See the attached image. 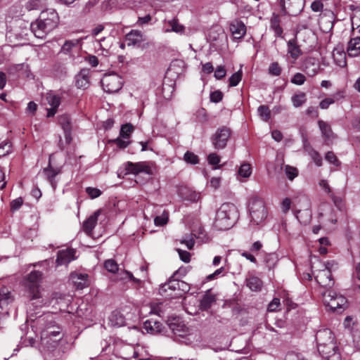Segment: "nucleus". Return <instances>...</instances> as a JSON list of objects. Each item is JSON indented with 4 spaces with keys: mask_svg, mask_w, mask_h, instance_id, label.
Segmentation results:
<instances>
[{
    "mask_svg": "<svg viewBox=\"0 0 360 360\" xmlns=\"http://www.w3.org/2000/svg\"><path fill=\"white\" fill-rule=\"evenodd\" d=\"M319 353L326 360H340V353L333 332L328 328L319 330L316 334Z\"/></svg>",
    "mask_w": 360,
    "mask_h": 360,
    "instance_id": "obj_1",
    "label": "nucleus"
},
{
    "mask_svg": "<svg viewBox=\"0 0 360 360\" xmlns=\"http://www.w3.org/2000/svg\"><path fill=\"white\" fill-rule=\"evenodd\" d=\"M44 278L41 271L33 270L26 275L22 281V284L30 302L36 301L32 304H38L41 307L46 304L41 297V283Z\"/></svg>",
    "mask_w": 360,
    "mask_h": 360,
    "instance_id": "obj_2",
    "label": "nucleus"
},
{
    "mask_svg": "<svg viewBox=\"0 0 360 360\" xmlns=\"http://www.w3.org/2000/svg\"><path fill=\"white\" fill-rule=\"evenodd\" d=\"M239 218V212L236 206L230 202L222 204L216 212L214 226L219 230L231 229Z\"/></svg>",
    "mask_w": 360,
    "mask_h": 360,
    "instance_id": "obj_3",
    "label": "nucleus"
},
{
    "mask_svg": "<svg viewBox=\"0 0 360 360\" xmlns=\"http://www.w3.org/2000/svg\"><path fill=\"white\" fill-rule=\"evenodd\" d=\"M248 213L252 224L263 225L268 216L264 200L259 197L250 198L248 202Z\"/></svg>",
    "mask_w": 360,
    "mask_h": 360,
    "instance_id": "obj_4",
    "label": "nucleus"
},
{
    "mask_svg": "<svg viewBox=\"0 0 360 360\" xmlns=\"http://www.w3.org/2000/svg\"><path fill=\"white\" fill-rule=\"evenodd\" d=\"M189 290L188 283L183 281L170 278L169 281L159 289V292L167 298H176L181 297Z\"/></svg>",
    "mask_w": 360,
    "mask_h": 360,
    "instance_id": "obj_5",
    "label": "nucleus"
},
{
    "mask_svg": "<svg viewBox=\"0 0 360 360\" xmlns=\"http://www.w3.org/2000/svg\"><path fill=\"white\" fill-rule=\"evenodd\" d=\"M210 240V238L205 232L204 229L199 226L197 229H194L191 233L184 236L179 241V244L191 248L195 245L200 246L206 244Z\"/></svg>",
    "mask_w": 360,
    "mask_h": 360,
    "instance_id": "obj_6",
    "label": "nucleus"
},
{
    "mask_svg": "<svg viewBox=\"0 0 360 360\" xmlns=\"http://www.w3.org/2000/svg\"><path fill=\"white\" fill-rule=\"evenodd\" d=\"M324 304L333 311L341 312L347 306V299L333 290H327L323 293Z\"/></svg>",
    "mask_w": 360,
    "mask_h": 360,
    "instance_id": "obj_7",
    "label": "nucleus"
},
{
    "mask_svg": "<svg viewBox=\"0 0 360 360\" xmlns=\"http://www.w3.org/2000/svg\"><path fill=\"white\" fill-rule=\"evenodd\" d=\"M231 129L227 127H219L210 137L214 148L217 150L224 149L231 138Z\"/></svg>",
    "mask_w": 360,
    "mask_h": 360,
    "instance_id": "obj_8",
    "label": "nucleus"
},
{
    "mask_svg": "<svg viewBox=\"0 0 360 360\" xmlns=\"http://www.w3.org/2000/svg\"><path fill=\"white\" fill-rule=\"evenodd\" d=\"M101 83L103 89L109 94L117 92L123 85L122 77L115 72L104 75Z\"/></svg>",
    "mask_w": 360,
    "mask_h": 360,
    "instance_id": "obj_9",
    "label": "nucleus"
},
{
    "mask_svg": "<svg viewBox=\"0 0 360 360\" xmlns=\"http://www.w3.org/2000/svg\"><path fill=\"white\" fill-rule=\"evenodd\" d=\"M127 174H139L143 173L148 175H153L155 171V165L149 162H139L133 163L127 162L125 165Z\"/></svg>",
    "mask_w": 360,
    "mask_h": 360,
    "instance_id": "obj_10",
    "label": "nucleus"
},
{
    "mask_svg": "<svg viewBox=\"0 0 360 360\" xmlns=\"http://www.w3.org/2000/svg\"><path fill=\"white\" fill-rule=\"evenodd\" d=\"M61 338L60 332L54 326H49L41 333V345L49 349L55 348Z\"/></svg>",
    "mask_w": 360,
    "mask_h": 360,
    "instance_id": "obj_11",
    "label": "nucleus"
},
{
    "mask_svg": "<svg viewBox=\"0 0 360 360\" xmlns=\"http://www.w3.org/2000/svg\"><path fill=\"white\" fill-rule=\"evenodd\" d=\"M45 101L51 107L47 109V117H53L56 114L60 104L61 97L53 91H50L46 94Z\"/></svg>",
    "mask_w": 360,
    "mask_h": 360,
    "instance_id": "obj_12",
    "label": "nucleus"
},
{
    "mask_svg": "<svg viewBox=\"0 0 360 360\" xmlns=\"http://www.w3.org/2000/svg\"><path fill=\"white\" fill-rule=\"evenodd\" d=\"M42 21L46 25V28L53 30L56 28L58 23V13L53 9H47L43 11L40 15Z\"/></svg>",
    "mask_w": 360,
    "mask_h": 360,
    "instance_id": "obj_13",
    "label": "nucleus"
},
{
    "mask_svg": "<svg viewBox=\"0 0 360 360\" xmlns=\"http://www.w3.org/2000/svg\"><path fill=\"white\" fill-rule=\"evenodd\" d=\"M144 40L143 33L136 30H131L124 38V42L127 45L132 47H139Z\"/></svg>",
    "mask_w": 360,
    "mask_h": 360,
    "instance_id": "obj_14",
    "label": "nucleus"
},
{
    "mask_svg": "<svg viewBox=\"0 0 360 360\" xmlns=\"http://www.w3.org/2000/svg\"><path fill=\"white\" fill-rule=\"evenodd\" d=\"M167 324L174 335L183 337L187 333V328L179 317H169Z\"/></svg>",
    "mask_w": 360,
    "mask_h": 360,
    "instance_id": "obj_15",
    "label": "nucleus"
},
{
    "mask_svg": "<svg viewBox=\"0 0 360 360\" xmlns=\"http://www.w3.org/2000/svg\"><path fill=\"white\" fill-rule=\"evenodd\" d=\"M30 29L34 35L39 39H44L51 32L46 28V23L42 21L40 16L35 22L31 23Z\"/></svg>",
    "mask_w": 360,
    "mask_h": 360,
    "instance_id": "obj_16",
    "label": "nucleus"
},
{
    "mask_svg": "<svg viewBox=\"0 0 360 360\" xmlns=\"http://www.w3.org/2000/svg\"><path fill=\"white\" fill-rule=\"evenodd\" d=\"M317 283L324 288H331L334 285L331 272L328 269L319 270L315 276Z\"/></svg>",
    "mask_w": 360,
    "mask_h": 360,
    "instance_id": "obj_17",
    "label": "nucleus"
},
{
    "mask_svg": "<svg viewBox=\"0 0 360 360\" xmlns=\"http://www.w3.org/2000/svg\"><path fill=\"white\" fill-rule=\"evenodd\" d=\"M61 173V168L53 167L49 160V165L44 168L42 171V175L51 184L52 188L56 189L57 186V182L55 181L56 176Z\"/></svg>",
    "mask_w": 360,
    "mask_h": 360,
    "instance_id": "obj_18",
    "label": "nucleus"
},
{
    "mask_svg": "<svg viewBox=\"0 0 360 360\" xmlns=\"http://www.w3.org/2000/svg\"><path fill=\"white\" fill-rule=\"evenodd\" d=\"M229 30L235 39H242L246 33L245 25L237 19L230 22Z\"/></svg>",
    "mask_w": 360,
    "mask_h": 360,
    "instance_id": "obj_19",
    "label": "nucleus"
},
{
    "mask_svg": "<svg viewBox=\"0 0 360 360\" xmlns=\"http://www.w3.org/2000/svg\"><path fill=\"white\" fill-rule=\"evenodd\" d=\"M101 210H96L83 222L82 229L87 235H91L94 229L97 224L98 217L101 215Z\"/></svg>",
    "mask_w": 360,
    "mask_h": 360,
    "instance_id": "obj_20",
    "label": "nucleus"
},
{
    "mask_svg": "<svg viewBox=\"0 0 360 360\" xmlns=\"http://www.w3.org/2000/svg\"><path fill=\"white\" fill-rule=\"evenodd\" d=\"M75 259V249H65L58 252L56 263L58 265L67 264Z\"/></svg>",
    "mask_w": 360,
    "mask_h": 360,
    "instance_id": "obj_21",
    "label": "nucleus"
},
{
    "mask_svg": "<svg viewBox=\"0 0 360 360\" xmlns=\"http://www.w3.org/2000/svg\"><path fill=\"white\" fill-rule=\"evenodd\" d=\"M14 300V297L8 288L3 286L0 288V309H5Z\"/></svg>",
    "mask_w": 360,
    "mask_h": 360,
    "instance_id": "obj_22",
    "label": "nucleus"
},
{
    "mask_svg": "<svg viewBox=\"0 0 360 360\" xmlns=\"http://www.w3.org/2000/svg\"><path fill=\"white\" fill-rule=\"evenodd\" d=\"M87 274L72 272L70 275V279L72 281L77 289H83L87 286Z\"/></svg>",
    "mask_w": 360,
    "mask_h": 360,
    "instance_id": "obj_23",
    "label": "nucleus"
},
{
    "mask_svg": "<svg viewBox=\"0 0 360 360\" xmlns=\"http://www.w3.org/2000/svg\"><path fill=\"white\" fill-rule=\"evenodd\" d=\"M90 70L89 69H82L76 75V85L78 88H86L89 84Z\"/></svg>",
    "mask_w": 360,
    "mask_h": 360,
    "instance_id": "obj_24",
    "label": "nucleus"
},
{
    "mask_svg": "<svg viewBox=\"0 0 360 360\" xmlns=\"http://www.w3.org/2000/svg\"><path fill=\"white\" fill-rule=\"evenodd\" d=\"M347 51L350 57H356L360 55V37H356L349 40Z\"/></svg>",
    "mask_w": 360,
    "mask_h": 360,
    "instance_id": "obj_25",
    "label": "nucleus"
},
{
    "mask_svg": "<svg viewBox=\"0 0 360 360\" xmlns=\"http://www.w3.org/2000/svg\"><path fill=\"white\" fill-rule=\"evenodd\" d=\"M179 195L184 200L190 201L192 202H197L200 198V193L188 188H182L179 191Z\"/></svg>",
    "mask_w": 360,
    "mask_h": 360,
    "instance_id": "obj_26",
    "label": "nucleus"
},
{
    "mask_svg": "<svg viewBox=\"0 0 360 360\" xmlns=\"http://www.w3.org/2000/svg\"><path fill=\"white\" fill-rule=\"evenodd\" d=\"M79 51V44L77 40L66 41L60 49V52L70 57H74L75 53Z\"/></svg>",
    "mask_w": 360,
    "mask_h": 360,
    "instance_id": "obj_27",
    "label": "nucleus"
},
{
    "mask_svg": "<svg viewBox=\"0 0 360 360\" xmlns=\"http://www.w3.org/2000/svg\"><path fill=\"white\" fill-rule=\"evenodd\" d=\"M294 203L297 205L300 209L296 210V217L298 219V214L302 210L308 211L310 207V201L309 198L305 195H300L296 197L294 200Z\"/></svg>",
    "mask_w": 360,
    "mask_h": 360,
    "instance_id": "obj_28",
    "label": "nucleus"
},
{
    "mask_svg": "<svg viewBox=\"0 0 360 360\" xmlns=\"http://www.w3.org/2000/svg\"><path fill=\"white\" fill-rule=\"evenodd\" d=\"M280 15L274 13L270 20V28L274 32L275 36L280 37L283 34V28L280 25Z\"/></svg>",
    "mask_w": 360,
    "mask_h": 360,
    "instance_id": "obj_29",
    "label": "nucleus"
},
{
    "mask_svg": "<svg viewBox=\"0 0 360 360\" xmlns=\"http://www.w3.org/2000/svg\"><path fill=\"white\" fill-rule=\"evenodd\" d=\"M319 63L314 58L307 59L304 63V72L309 77L315 76L319 70Z\"/></svg>",
    "mask_w": 360,
    "mask_h": 360,
    "instance_id": "obj_30",
    "label": "nucleus"
},
{
    "mask_svg": "<svg viewBox=\"0 0 360 360\" xmlns=\"http://www.w3.org/2000/svg\"><path fill=\"white\" fill-rule=\"evenodd\" d=\"M184 30V26L180 25L175 19L165 22L164 25V31L165 32H174L176 33H181Z\"/></svg>",
    "mask_w": 360,
    "mask_h": 360,
    "instance_id": "obj_31",
    "label": "nucleus"
},
{
    "mask_svg": "<svg viewBox=\"0 0 360 360\" xmlns=\"http://www.w3.org/2000/svg\"><path fill=\"white\" fill-rule=\"evenodd\" d=\"M318 125L321 131L322 136L326 140H332L335 137L329 124L323 120H319L318 122Z\"/></svg>",
    "mask_w": 360,
    "mask_h": 360,
    "instance_id": "obj_32",
    "label": "nucleus"
},
{
    "mask_svg": "<svg viewBox=\"0 0 360 360\" xmlns=\"http://www.w3.org/2000/svg\"><path fill=\"white\" fill-rule=\"evenodd\" d=\"M124 322V316L118 311H112L109 316V323L112 326L120 327Z\"/></svg>",
    "mask_w": 360,
    "mask_h": 360,
    "instance_id": "obj_33",
    "label": "nucleus"
},
{
    "mask_svg": "<svg viewBox=\"0 0 360 360\" xmlns=\"http://www.w3.org/2000/svg\"><path fill=\"white\" fill-rule=\"evenodd\" d=\"M216 302L215 296L207 291L200 300V307L202 310H207Z\"/></svg>",
    "mask_w": 360,
    "mask_h": 360,
    "instance_id": "obj_34",
    "label": "nucleus"
},
{
    "mask_svg": "<svg viewBox=\"0 0 360 360\" xmlns=\"http://www.w3.org/2000/svg\"><path fill=\"white\" fill-rule=\"evenodd\" d=\"M333 58L337 65L344 68L347 65L346 54L344 51L335 49L333 51Z\"/></svg>",
    "mask_w": 360,
    "mask_h": 360,
    "instance_id": "obj_35",
    "label": "nucleus"
},
{
    "mask_svg": "<svg viewBox=\"0 0 360 360\" xmlns=\"http://www.w3.org/2000/svg\"><path fill=\"white\" fill-rule=\"evenodd\" d=\"M288 52L292 58L297 59L300 56L302 55V52L297 44L295 39L289 40L288 42Z\"/></svg>",
    "mask_w": 360,
    "mask_h": 360,
    "instance_id": "obj_36",
    "label": "nucleus"
},
{
    "mask_svg": "<svg viewBox=\"0 0 360 360\" xmlns=\"http://www.w3.org/2000/svg\"><path fill=\"white\" fill-rule=\"evenodd\" d=\"M58 122L64 130L65 137L70 135L71 131L70 118L68 115H63L59 117Z\"/></svg>",
    "mask_w": 360,
    "mask_h": 360,
    "instance_id": "obj_37",
    "label": "nucleus"
},
{
    "mask_svg": "<svg viewBox=\"0 0 360 360\" xmlns=\"http://www.w3.org/2000/svg\"><path fill=\"white\" fill-rule=\"evenodd\" d=\"M53 75L59 79L65 77L67 75V70L65 65L60 63H56L52 67Z\"/></svg>",
    "mask_w": 360,
    "mask_h": 360,
    "instance_id": "obj_38",
    "label": "nucleus"
},
{
    "mask_svg": "<svg viewBox=\"0 0 360 360\" xmlns=\"http://www.w3.org/2000/svg\"><path fill=\"white\" fill-rule=\"evenodd\" d=\"M247 285L253 291L260 290L262 286V282L260 278L252 276L247 280Z\"/></svg>",
    "mask_w": 360,
    "mask_h": 360,
    "instance_id": "obj_39",
    "label": "nucleus"
},
{
    "mask_svg": "<svg viewBox=\"0 0 360 360\" xmlns=\"http://www.w3.org/2000/svg\"><path fill=\"white\" fill-rule=\"evenodd\" d=\"M117 280L125 281L127 279L132 281L135 283L139 284L141 283L140 279L135 278L133 274L128 271H118Z\"/></svg>",
    "mask_w": 360,
    "mask_h": 360,
    "instance_id": "obj_40",
    "label": "nucleus"
},
{
    "mask_svg": "<svg viewBox=\"0 0 360 360\" xmlns=\"http://www.w3.org/2000/svg\"><path fill=\"white\" fill-rule=\"evenodd\" d=\"M134 131V127L131 124L127 123L121 127L120 136L124 139H129L131 134Z\"/></svg>",
    "mask_w": 360,
    "mask_h": 360,
    "instance_id": "obj_41",
    "label": "nucleus"
},
{
    "mask_svg": "<svg viewBox=\"0 0 360 360\" xmlns=\"http://www.w3.org/2000/svg\"><path fill=\"white\" fill-rule=\"evenodd\" d=\"M291 101L295 108H299L306 102V94L303 92L295 94L292 96Z\"/></svg>",
    "mask_w": 360,
    "mask_h": 360,
    "instance_id": "obj_42",
    "label": "nucleus"
},
{
    "mask_svg": "<svg viewBox=\"0 0 360 360\" xmlns=\"http://www.w3.org/2000/svg\"><path fill=\"white\" fill-rule=\"evenodd\" d=\"M169 213L164 210L160 216H156L154 219V224L156 226H163L168 223Z\"/></svg>",
    "mask_w": 360,
    "mask_h": 360,
    "instance_id": "obj_43",
    "label": "nucleus"
},
{
    "mask_svg": "<svg viewBox=\"0 0 360 360\" xmlns=\"http://www.w3.org/2000/svg\"><path fill=\"white\" fill-rule=\"evenodd\" d=\"M252 174V168L250 164L243 163L238 169V174L239 177L248 178Z\"/></svg>",
    "mask_w": 360,
    "mask_h": 360,
    "instance_id": "obj_44",
    "label": "nucleus"
},
{
    "mask_svg": "<svg viewBox=\"0 0 360 360\" xmlns=\"http://www.w3.org/2000/svg\"><path fill=\"white\" fill-rule=\"evenodd\" d=\"M168 307L166 304L162 303H158L153 305L151 308V313L158 315L159 316L164 317L165 316V313Z\"/></svg>",
    "mask_w": 360,
    "mask_h": 360,
    "instance_id": "obj_45",
    "label": "nucleus"
},
{
    "mask_svg": "<svg viewBox=\"0 0 360 360\" xmlns=\"http://www.w3.org/2000/svg\"><path fill=\"white\" fill-rule=\"evenodd\" d=\"M284 172L287 178L290 181H292L298 175L297 169L290 165L285 166Z\"/></svg>",
    "mask_w": 360,
    "mask_h": 360,
    "instance_id": "obj_46",
    "label": "nucleus"
},
{
    "mask_svg": "<svg viewBox=\"0 0 360 360\" xmlns=\"http://www.w3.org/2000/svg\"><path fill=\"white\" fill-rule=\"evenodd\" d=\"M242 70H239L238 72L233 73L230 77H229V86H237L239 82L242 79Z\"/></svg>",
    "mask_w": 360,
    "mask_h": 360,
    "instance_id": "obj_47",
    "label": "nucleus"
},
{
    "mask_svg": "<svg viewBox=\"0 0 360 360\" xmlns=\"http://www.w3.org/2000/svg\"><path fill=\"white\" fill-rule=\"evenodd\" d=\"M257 112L264 121H268L270 118V110L268 106L262 105L257 108Z\"/></svg>",
    "mask_w": 360,
    "mask_h": 360,
    "instance_id": "obj_48",
    "label": "nucleus"
},
{
    "mask_svg": "<svg viewBox=\"0 0 360 360\" xmlns=\"http://www.w3.org/2000/svg\"><path fill=\"white\" fill-rule=\"evenodd\" d=\"M104 266L109 272L112 274H115L119 271L117 262L112 259L106 260L105 262Z\"/></svg>",
    "mask_w": 360,
    "mask_h": 360,
    "instance_id": "obj_49",
    "label": "nucleus"
},
{
    "mask_svg": "<svg viewBox=\"0 0 360 360\" xmlns=\"http://www.w3.org/2000/svg\"><path fill=\"white\" fill-rule=\"evenodd\" d=\"M184 160L186 162L196 165L199 162L198 157L192 152L187 151L184 155Z\"/></svg>",
    "mask_w": 360,
    "mask_h": 360,
    "instance_id": "obj_50",
    "label": "nucleus"
},
{
    "mask_svg": "<svg viewBox=\"0 0 360 360\" xmlns=\"http://www.w3.org/2000/svg\"><path fill=\"white\" fill-rule=\"evenodd\" d=\"M11 143L9 141H4L0 145V157L6 156L11 153Z\"/></svg>",
    "mask_w": 360,
    "mask_h": 360,
    "instance_id": "obj_51",
    "label": "nucleus"
},
{
    "mask_svg": "<svg viewBox=\"0 0 360 360\" xmlns=\"http://www.w3.org/2000/svg\"><path fill=\"white\" fill-rule=\"evenodd\" d=\"M110 142L115 143L117 148L120 149L126 148L131 143L129 140L124 139L120 136L113 140H111Z\"/></svg>",
    "mask_w": 360,
    "mask_h": 360,
    "instance_id": "obj_52",
    "label": "nucleus"
},
{
    "mask_svg": "<svg viewBox=\"0 0 360 360\" xmlns=\"http://www.w3.org/2000/svg\"><path fill=\"white\" fill-rule=\"evenodd\" d=\"M309 154L311 159L313 160L314 162L316 164V165H317L318 167H321L322 165V158L316 150L311 149L309 151Z\"/></svg>",
    "mask_w": 360,
    "mask_h": 360,
    "instance_id": "obj_53",
    "label": "nucleus"
},
{
    "mask_svg": "<svg viewBox=\"0 0 360 360\" xmlns=\"http://www.w3.org/2000/svg\"><path fill=\"white\" fill-rule=\"evenodd\" d=\"M281 68L277 62L272 63L268 69L269 73L273 76H279L281 73Z\"/></svg>",
    "mask_w": 360,
    "mask_h": 360,
    "instance_id": "obj_54",
    "label": "nucleus"
},
{
    "mask_svg": "<svg viewBox=\"0 0 360 360\" xmlns=\"http://www.w3.org/2000/svg\"><path fill=\"white\" fill-rule=\"evenodd\" d=\"M85 191L91 199L96 198L102 194L101 191L97 188L86 187Z\"/></svg>",
    "mask_w": 360,
    "mask_h": 360,
    "instance_id": "obj_55",
    "label": "nucleus"
},
{
    "mask_svg": "<svg viewBox=\"0 0 360 360\" xmlns=\"http://www.w3.org/2000/svg\"><path fill=\"white\" fill-rule=\"evenodd\" d=\"M306 81L305 76L300 72L296 73L291 79V82L296 85H302Z\"/></svg>",
    "mask_w": 360,
    "mask_h": 360,
    "instance_id": "obj_56",
    "label": "nucleus"
},
{
    "mask_svg": "<svg viewBox=\"0 0 360 360\" xmlns=\"http://www.w3.org/2000/svg\"><path fill=\"white\" fill-rule=\"evenodd\" d=\"M179 256L181 261L188 263L191 261V255L189 252L183 249H177Z\"/></svg>",
    "mask_w": 360,
    "mask_h": 360,
    "instance_id": "obj_57",
    "label": "nucleus"
},
{
    "mask_svg": "<svg viewBox=\"0 0 360 360\" xmlns=\"http://www.w3.org/2000/svg\"><path fill=\"white\" fill-rule=\"evenodd\" d=\"M325 159L335 166H338L340 164L336 155L331 151H329L326 154Z\"/></svg>",
    "mask_w": 360,
    "mask_h": 360,
    "instance_id": "obj_58",
    "label": "nucleus"
},
{
    "mask_svg": "<svg viewBox=\"0 0 360 360\" xmlns=\"http://www.w3.org/2000/svg\"><path fill=\"white\" fill-rule=\"evenodd\" d=\"M220 157L216 153H212L207 156L208 163L211 165H217L220 162Z\"/></svg>",
    "mask_w": 360,
    "mask_h": 360,
    "instance_id": "obj_59",
    "label": "nucleus"
},
{
    "mask_svg": "<svg viewBox=\"0 0 360 360\" xmlns=\"http://www.w3.org/2000/svg\"><path fill=\"white\" fill-rule=\"evenodd\" d=\"M23 203V200L21 197L18 198L11 202V210L15 212L20 209Z\"/></svg>",
    "mask_w": 360,
    "mask_h": 360,
    "instance_id": "obj_60",
    "label": "nucleus"
},
{
    "mask_svg": "<svg viewBox=\"0 0 360 360\" xmlns=\"http://www.w3.org/2000/svg\"><path fill=\"white\" fill-rule=\"evenodd\" d=\"M226 75V70L224 66L219 65L216 68L214 76L217 79H221Z\"/></svg>",
    "mask_w": 360,
    "mask_h": 360,
    "instance_id": "obj_61",
    "label": "nucleus"
},
{
    "mask_svg": "<svg viewBox=\"0 0 360 360\" xmlns=\"http://www.w3.org/2000/svg\"><path fill=\"white\" fill-rule=\"evenodd\" d=\"M334 103L335 100L333 98H326L319 103V107L323 110H326L331 104H333Z\"/></svg>",
    "mask_w": 360,
    "mask_h": 360,
    "instance_id": "obj_62",
    "label": "nucleus"
},
{
    "mask_svg": "<svg viewBox=\"0 0 360 360\" xmlns=\"http://www.w3.org/2000/svg\"><path fill=\"white\" fill-rule=\"evenodd\" d=\"M223 98V94L220 91H214L210 94V100L214 103H218Z\"/></svg>",
    "mask_w": 360,
    "mask_h": 360,
    "instance_id": "obj_63",
    "label": "nucleus"
},
{
    "mask_svg": "<svg viewBox=\"0 0 360 360\" xmlns=\"http://www.w3.org/2000/svg\"><path fill=\"white\" fill-rule=\"evenodd\" d=\"M285 360H307L305 358L302 357L301 354L295 353V352H289L285 356Z\"/></svg>",
    "mask_w": 360,
    "mask_h": 360,
    "instance_id": "obj_64",
    "label": "nucleus"
}]
</instances>
